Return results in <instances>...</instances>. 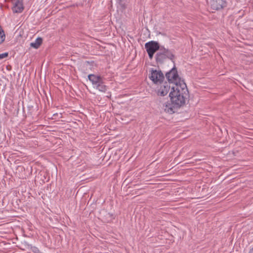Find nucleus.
Instances as JSON below:
<instances>
[{"label": "nucleus", "mask_w": 253, "mask_h": 253, "mask_svg": "<svg viewBox=\"0 0 253 253\" xmlns=\"http://www.w3.org/2000/svg\"><path fill=\"white\" fill-rule=\"evenodd\" d=\"M172 91L169 94L171 103L162 100L160 97L159 99V105L165 112L169 114H172L176 111V110L184 105L187 96L188 89L186 85V91H185L179 86L171 87Z\"/></svg>", "instance_id": "obj_1"}, {"label": "nucleus", "mask_w": 253, "mask_h": 253, "mask_svg": "<svg viewBox=\"0 0 253 253\" xmlns=\"http://www.w3.org/2000/svg\"><path fill=\"white\" fill-rule=\"evenodd\" d=\"M166 78L170 83H174L175 85L174 87L179 86L185 91L186 90V84L183 80H182L178 76L175 66L171 69L170 71L166 74Z\"/></svg>", "instance_id": "obj_2"}, {"label": "nucleus", "mask_w": 253, "mask_h": 253, "mask_svg": "<svg viewBox=\"0 0 253 253\" xmlns=\"http://www.w3.org/2000/svg\"><path fill=\"white\" fill-rule=\"evenodd\" d=\"M174 54L170 50L163 46H162L156 54V60L159 64H163L167 58L169 59L174 64Z\"/></svg>", "instance_id": "obj_3"}, {"label": "nucleus", "mask_w": 253, "mask_h": 253, "mask_svg": "<svg viewBox=\"0 0 253 253\" xmlns=\"http://www.w3.org/2000/svg\"><path fill=\"white\" fill-rule=\"evenodd\" d=\"M150 72L151 75L149 76V78L154 83H161L163 82L164 79V76L161 71H157L152 69Z\"/></svg>", "instance_id": "obj_4"}, {"label": "nucleus", "mask_w": 253, "mask_h": 253, "mask_svg": "<svg viewBox=\"0 0 253 253\" xmlns=\"http://www.w3.org/2000/svg\"><path fill=\"white\" fill-rule=\"evenodd\" d=\"M211 8L214 10H219L225 7L227 2L225 0H210Z\"/></svg>", "instance_id": "obj_5"}, {"label": "nucleus", "mask_w": 253, "mask_h": 253, "mask_svg": "<svg viewBox=\"0 0 253 253\" xmlns=\"http://www.w3.org/2000/svg\"><path fill=\"white\" fill-rule=\"evenodd\" d=\"M145 47L147 52H155L160 50L162 46H160L159 43L155 41H151L145 43Z\"/></svg>", "instance_id": "obj_6"}, {"label": "nucleus", "mask_w": 253, "mask_h": 253, "mask_svg": "<svg viewBox=\"0 0 253 253\" xmlns=\"http://www.w3.org/2000/svg\"><path fill=\"white\" fill-rule=\"evenodd\" d=\"M170 86L169 84L167 83H164L163 85L161 86L160 89L158 91V95L161 96V98H162V100L166 101V99L162 98V97H164V96L168 94L170 89ZM160 98V97L159 98L158 100L159 102Z\"/></svg>", "instance_id": "obj_7"}, {"label": "nucleus", "mask_w": 253, "mask_h": 253, "mask_svg": "<svg viewBox=\"0 0 253 253\" xmlns=\"http://www.w3.org/2000/svg\"><path fill=\"white\" fill-rule=\"evenodd\" d=\"M13 7V11L15 13H20L22 11L24 7L23 5V0H12Z\"/></svg>", "instance_id": "obj_8"}, {"label": "nucleus", "mask_w": 253, "mask_h": 253, "mask_svg": "<svg viewBox=\"0 0 253 253\" xmlns=\"http://www.w3.org/2000/svg\"><path fill=\"white\" fill-rule=\"evenodd\" d=\"M88 79L92 83L93 87L98 84H101L103 81L102 77L100 76H97L94 74H90L88 76Z\"/></svg>", "instance_id": "obj_9"}, {"label": "nucleus", "mask_w": 253, "mask_h": 253, "mask_svg": "<svg viewBox=\"0 0 253 253\" xmlns=\"http://www.w3.org/2000/svg\"><path fill=\"white\" fill-rule=\"evenodd\" d=\"M42 39L41 38H38L34 42L30 43L31 47L37 49L41 45Z\"/></svg>", "instance_id": "obj_10"}, {"label": "nucleus", "mask_w": 253, "mask_h": 253, "mask_svg": "<svg viewBox=\"0 0 253 253\" xmlns=\"http://www.w3.org/2000/svg\"><path fill=\"white\" fill-rule=\"evenodd\" d=\"M96 89L101 92H105L107 90V86L104 84L103 81H102L101 84H97L95 87Z\"/></svg>", "instance_id": "obj_11"}, {"label": "nucleus", "mask_w": 253, "mask_h": 253, "mask_svg": "<svg viewBox=\"0 0 253 253\" xmlns=\"http://www.w3.org/2000/svg\"><path fill=\"white\" fill-rule=\"evenodd\" d=\"M5 35L2 29H0V44L3 42L5 40Z\"/></svg>", "instance_id": "obj_12"}, {"label": "nucleus", "mask_w": 253, "mask_h": 253, "mask_svg": "<svg viewBox=\"0 0 253 253\" xmlns=\"http://www.w3.org/2000/svg\"><path fill=\"white\" fill-rule=\"evenodd\" d=\"M8 54L7 52L0 54V59L7 57L8 56Z\"/></svg>", "instance_id": "obj_13"}, {"label": "nucleus", "mask_w": 253, "mask_h": 253, "mask_svg": "<svg viewBox=\"0 0 253 253\" xmlns=\"http://www.w3.org/2000/svg\"><path fill=\"white\" fill-rule=\"evenodd\" d=\"M149 57L150 59H152L153 57V55L155 53V52H147Z\"/></svg>", "instance_id": "obj_14"}, {"label": "nucleus", "mask_w": 253, "mask_h": 253, "mask_svg": "<svg viewBox=\"0 0 253 253\" xmlns=\"http://www.w3.org/2000/svg\"><path fill=\"white\" fill-rule=\"evenodd\" d=\"M249 253H253V249L251 250Z\"/></svg>", "instance_id": "obj_15"}, {"label": "nucleus", "mask_w": 253, "mask_h": 253, "mask_svg": "<svg viewBox=\"0 0 253 253\" xmlns=\"http://www.w3.org/2000/svg\"><path fill=\"white\" fill-rule=\"evenodd\" d=\"M38 249H35V251H34L35 253H38Z\"/></svg>", "instance_id": "obj_16"}, {"label": "nucleus", "mask_w": 253, "mask_h": 253, "mask_svg": "<svg viewBox=\"0 0 253 253\" xmlns=\"http://www.w3.org/2000/svg\"><path fill=\"white\" fill-rule=\"evenodd\" d=\"M41 253L39 250H38V253Z\"/></svg>", "instance_id": "obj_17"}]
</instances>
